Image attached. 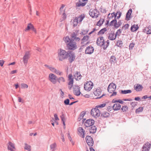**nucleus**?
Masks as SVG:
<instances>
[{
    "label": "nucleus",
    "instance_id": "f257e3e1",
    "mask_svg": "<svg viewBox=\"0 0 151 151\" xmlns=\"http://www.w3.org/2000/svg\"><path fill=\"white\" fill-rule=\"evenodd\" d=\"M63 40L66 43L67 47L68 49L74 50L77 48L76 43L73 41V40L70 39L69 37L66 36L63 38Z\"/></svg>",
    "mask_w": 151,
    "mask_h": 151
},
{
    "label": "nucleus",
    "instance_id": "f03ea898",
    "mask_svg": "<svg viewBox=\"0 0 151 151\" xmlns=\"http://www.w3.org/2000/svg\"><path fill=\"white\" fill-rule=\"evenodd\" d=\"M67 52L65 51L60 49L58 51V57L60 61H62L63 60L66 58Z\"/></svg>",
    "mask_w": 151,
    "mask_h": 151
},
{
    "label": "nucleus",
    "instance_id": "7ed1b4c3",
    "mask_svg": "<svg viewBox=\"0 0 151 151\" xmlns=\"http://www.w3.org/2000/svg\"><path fill=\"white\" fill-rule=\"evenodd\" d=\"M91 115L95 118L99 117L100 114L99 110L96 107L91 109Z\"/></svg>",
    "mask_w": 151,
    "mask_h": 151
},
{
    "label": "nucleus",
    "instance_id": "20e7f679",
    "mask_svg": "<svg viewBox=\"0 0 151 151\" xmlns=\"http://www.w3.org/2000/svg\"><path fill=\"white\" fill-rule=\"evenodd\" d=\"M89 13L90 16L92 18H97L99 15V12L96 9H91Z\"/></svg>",
    "mask_w": 151,
    "mask_h": 151
},
{
    "label": "nucleus",
    "instance_id": "39448f33",
    "mask_svg": "<svg viewBox=\"0 0 151 151\" xmlns=\"http://www.w3.org/2000/svg\"><path fill=\"white\" fill-rule=\"evenodd\" d=\"M66 58H68V59L70 63L72 62L75 59V54L73 52L68 51L67 52Z\"/></svg>",
    "mask_w": 151,
    "mask_h": 151
},
{
    "label": "nucleus",
    "instance_id": "423d86ee",
    "mask_svg": "<svg viewBox=\"0 0 151 151\" xmlns=\"http://www.w3.org/2000/svg\"><path fill=\"white\" fill-rule=\"evenodd\" d=\"M93 86V83L91 81H89L84 84V89L87 91H89L91 89Z\"/></svg>",
    "mask_w": 151,
    "mask_h": 151
},
{
    "label": "nucleus",
    "instance_id": "0eeeda50",
    "mask_svg": "<svg viewBox=\"0 0 151 151\" xmlns=\"http://www.w3.org/2000/svg\"><path fill=\"white\" fill-rule=\"evenodd\" d=\"M96 44L98 46L101 47L104 46L105 44V41L104 37L103 36L99 37L97 38Z\"/></svg>",
    "mask_w": 151,
    "mask_h": 151
},
{
    "label": "nucleus",
    "instance_id": "6e6552de",
    "mask_svg": "<svg viewBox=\"0 0 151 151\" xmlns=\"http://www.w3.org/2000/svg\"><path fill=\"white\" fill-rule=\"evenodd\" d=\"M116 85L114 83H110L108 86L107 90L110 93H112L114 91H115L116 89Z\"/></svg>",
    "mask_w": 151,
    "mask_h": 151
},
{
    "label": "nucleus",
    "instance_id": "1a4fd4ad",
    "mask_svg": "<svg viewBox=\"0 0 151 151\" xmlns=\"http://www.w3.org/2000/svg\"><path fill=\"white\" fill-rule=\"evenodd\" d=\"M49 79L53 84H55L57 82V77L53 73H50L49 75Z\"/></svg>",
    "mask_w": 151,
    "mask_h": 151
},
{
    "label": "nucleus",
    "instance_id": "9d476101",
    "mask_svg": "<svg viewBox=\"0 0 151 151\" xmlns=\"http://www.w3.org/2000/svg\"><path fill=\"white\" fill-rule=\"evenodd\" d=\"M94 123V120L91 119H89L86 121L84 124L86 127H90L93 125Z\"/></svg>",
    "mask_w": 151,
    "mask_h": 151
},
{
    "label": "nucleus",
    "instance_id": "9b49d317",
    "mask_svg": "<svg viewBox=\"0 0 151 151\" xmlns=\"http://www.w3.org/2000/svg\"><path fill=\"white\" fill-rule=\"evenodd\" d=\"M86 142L88 145L90 146H92L93 144V141L92 138L91 136H87L86 138Z\"/></svg>",
    "mask_w": 151,
    "mask_h": 151
},
{
    "label": "nucleus",
    "instance_id": "f8f14e48",
    "mask_svg": "<svg viewBox=\"0 0 151 151\" xmlns=\"http://www.w3.org/2000/svg\"><path fill=\"white\" fill-rule=\"evenodd\" d=\"M151 148V144L147 142L144 144L142 147V151H149Z\"/></svg>",
    "mask_w": 151,
    "mask_h": 151
},
{
    "label": "nucleus",
    "instance_id": "ddd939ff",
    "mask_svg": "<svg viewBox=\"0 0 151 151\" xmlns=\"http://www.w3.org/2000/svg\"><path fill=\"white\" fill-rule=\"evenodd\" d=\"M94 50V49L93 47L90 45L86 47L85 51L86 54H91L92 53Z\"/></svg>",
    "mask_w": 151,
    "mask_h": 151
},
{
    "label": "nucleus",
    "instance_id": "4468645a",
    "mask_svg": "<svg viewBox=\"0 0 151 151\" xmlns=\"http://www.w3.org/2000/svg\"><path fill=\"white\" fill-rule=\"evenodd\" d=\"M29 52L28 51L26 52L23 58V62L25 65H26L27 63L28 60L29 58Z\"/></svg>",
    "mask_w": 151,
    "mask_h": 151
},
{
    "label": "nucleus",
    "instance_id": "2eb2a0df",
    "mask_svg": "<svg viewBox=\"0 0 151 151\" xmlns=\"http://www.w3.org/2000/svg\"><path fill=\"white\" fill-rule=\"evenodd\" d=\"M77 130L79 136L83 138H84L85 134V131L81 127L78 128Z\"/></svg>",
    "mask_w": 151,
    "mask_h": 151
},
{
    "label": "nucleus",
    "instance_id": "dca6fc26",
    "mask_svg": "<svg viewBox=\"0 0 151 151\" xmlns=\"http://www.w3.org/2000/svg\"><path fill=\"white\" fill-rule=\"evenodd\" d=\"M73 91L74 94L77 96L80 95L81 94V92L79 87L78 86H75L73 87Z\"/></svg>",
    "mask_w": 151,
    "mask_h": 151
},
{
    "label": "nucleus",
    "instance_id": "f3484780",
    "mask_svg": "<svg viewBox=\"0 0 151 151\" xmlns=\"http://www.w3.org/2000/svg\"><path fill=\"white\" fill-rule=\"evenodd\" d=\"M8 149V150L11 151H15V146L14 144L10 142H9L7 145Z\"/></svg>",
    "mask_w": 151,
    "mask_h": 151
},
{
    "label": "nucleus",
    "instance_id": "a211bd4d",
    "mask_svg": "<svg viewBox=\"0 0 151 151\" xmlns=\"http://www.w3.org/2000/svg\"><path fill=\"white\" fill-rule=\"evenodd\" d=\"M108 39L111 40H115L116 37L114 34V32L111 31L108 34Z\"/></svg>",
    "mask_w": 151,
    "mask_h": 151
},
{
    "label": "nucleus",
    "instance_id": "6ab92c4d",
    "mask_svg": "<svg viewBox=\"0 0 151 151\" xmlns=\"http://www.w3.org/2000/svg\"><path fill=\"white\" fill-rule=\"evenodd\" d=\"M74 78L77 81L80 80L82 76L79 72H76L74 74Z\"/></svg>",
    "mask_w": 151,
    "mask_h": 151
},
{
    "label": "nucleus",
    "instance_id": "aec40b11",
    "mask_svg": "<svg viewBox=\"0 0 151 151\" xmlns=\"http://www.w3.org/2000/svg\"><path fill=\"white\" fill-rule=\"evenodd\" d=\"M83 1L82 0H79L78 2L76 4V6L78 7L84 6L86 3L85 2H83Z\"/></svg>",
    "mask_w": 151,
    "mask_h": 151
},
{
    "label": "nucleus",
    "instance_id": "412c9836",
    "mask_svg": "<svg viewBox=\"0 0 151 151\" xmlns=\"http://www.w3.org/2000/svg\"><path fill=\"white\" fill-rule=\"evenodd\" d=\"M132 11L131 9H129L127 12L126 15V19L127 21L129 20L131 18V15Z\"/></svg>",
    "mask_w": 151,
    "mask_h": 151
},
{
    "label": "nucleus",
    "instance_id": "4be33fe9",
    "mask_svg": "<svg viewBox=\"0 0 151 151\" xmlns=\"http://www.w3.org/2000/svg\"><path fill=\"white\" fill-rule=\"evenodd\" d=\"M134 88L137 91H139L142 90L143 87L141 85L138 84L134 86Z\"/></svg>",
    "mask_w": 151,
    "mask_h": 151
},
{
    "label": "nucleus",
    "instance_id": "5701e85b",
    "mask_svg": "<svg viewBox=\"0 0 151 151\" xmlns=\"http://www.w3.org/2000/svg\"><path fill=\"white\" fill-rule=\"evenodd\" d=\"M143 31L148 34H151V26L145 27L143 29Z\"/></svg>",
    "mask_w": 151,
    "mask_h": 151
},
{
    "label": "nucleus",
    "instance_id": "b1692460",
    "mask_svg": "<svg viewBox=\"0 0 151 151\" xmlns=\"http://www.w3.org/2000/svg\"><path fill=\"white\" fill-rule=\"evenodd\" d=\"M112 107L114 110L117 111L120 109L121 106L119 104H115Z\"/></svg>",
    "mask_w": 151,
    "mask_h": 151
},
{
    "label": "nucleus",
    "instance_id": "393cba45",
    "mask_svg": "<svg viewBox=\"0 0 151 151\" xmlns=\"http://www.w3.org/2000/svg\"><path fill=\"white\" fill-rule=\"evenodd\" d=\"M96 127L95 126L92 125L89 127V132L90 133H94L96 131Z\"/></svg>",
    "mask_w": 151,
    "mask_h": 151
},
{
    "label": "nucleus",
    "instance_id": "a878e982",
    "mask_svg": "<svg viewBox=\"0 0 151 151\" xmlns=\"http://www.w3.org/2000/svg\"><path fill=\"white\" fill-rule=\"evenodd\" d=\"M101 90L100 88H97L96 91L94 92V94L97 96H100L101 93Z\"/></svg>",
    "mask_w": 151,
    "mask_h": 151
},
{
    "label": "nucleus",
    "instance_id": "bb28decb",
    "mask_svg": "<svg viewBox=\"0 0 151 151\" xmlns=\"http://www.w3.org/2000/svg\"><path fill=\"white\" fill-rule=\"evenodd\" d=\"M109 61L111 64H114L116 62L117 60L116 58L114 56H112L111 57L109 60Z\"/></svg>",
    "mask_w": 151,
    "mask_h": 151
},
{
    "label": "nucleus",
    "instance_id": "cd10ccee",
    "mask_svg": "<svg viewBox=\"0 0 151 151\" xmlns=\"http://www.w3.org/2000/svg\"><path fill=\"white\" fill-rule=\"evenodd\" d=\"M139 28L137 25L134 24L131 27V30L133 32L136 31Z\"/></svg>",
    "mask_w": 151,
    "mask_h": 151
},
{
    "label": "nucleus",
    "instance_id": "c85d7f7f",
    "mask_svg": "<svg viewBox=\"0 0 151 151\" xmlns=\"http://www.w3.org/2000/svg\"><path fill=\"white\" fill-rule=\"evenodd\" d=\"M57 80L58 82L60 84H62L65 81V79L63 77H59L58 78Z\"/></svg>",
    "mask_w": 151,
    "mask_h": 151
},
{
    "label": "nucleus",
    "instance_id": "c756f323",
    "mask_svg": "<svg viewBox=\"0 0 151 151\" xmlns=\"http://www.w3.org/2000/svg\"><path fill=\"white\" fill-rule=\"evenodd\" d=\"M56 147V144L55 143H54L50 145V148L51 151H55V148Z\"/></svg>",
    "mask_w": 151,
    "mask_h": 151
},
{
    "label": "nucleus",
    "instance_id": "7c9ffc66",
    "mask_svg": "<svg viewBox=\"0 0 151 151\" xmlns=\"http://www.w3.org/2000/svg\"><path fill=\"white\" fill-rule=\"evenodd\" d=\"M85 17L84 14L81 15L78 17H76V18H77L78 21H79V22H81L84 19Z\"/></svg>",
    "mask_w": 151,
    "mask_h": 151
},
{
    "label": "nucleus",
    "instance_id": "2f4dec72",
    "mask_svg": "<svg viewBox=\"0 0 151 151\" xmlns=\"http://www.w3.org/2000/svg\"><path fill=\"white\" fill-rule=\"evenodd\" d=\"M132 92V91L131 90H121V93L122 94H127L130 93Z\"/></svg>",
    "mask_w": 151,
    "mask_h": 151
},
{
    "label": "nucleus",
    "instance_id": "473e14b6",
    "mask_svg": "<svg viewBox=\"0 0 151 151\" xmlns=\"http://www.w3.org/2000/svg\"><path fill=\"white\" fill-rule=\"evenodd\" d=\"M109 116V114L106 111L103 112L101 114V116L103 117L107 118Z\"/></svg>",
    "mask_w": 151,
    "mask_h": 151
},
{
    "label": "nucleus",
    "instance_id": "72a5a7b5",
    "mask_svg": "<svg viewBox=\"0 0 151 151\" xmlns=\"http://www.w3.org/2000/svg\"><path fill=\"white\" fill-rule=\"evenodd\" d=\"M107 29L106 28H104L101 29L98 32V35H103L104 33L106 31Z\"/></svg>",
    "mask_w": 151,
    "mask_h": 151
},
{
    "label": "nucleus",
    "instance_id": "f704fd0d",
    "mask_svg": "<svg viewBox=\"0 0 151 151\" xmlns=\"http://www.w3.org/2000/svg\"><path fill=\"white\" fill-rule=\"evenodd\" d=\"M109 45V40H107L106 42H105V44L104 46L103 47L104 50H106L108 47Z\"/></svg>",
    "mask_w": 151,
    "mask_h": 151
},
{
    "label": "nucleus",
    "instance_id": "c9c22d12",
    "mask_svg": "<svg viewBox=\"0 0 151 151\" xmlns=\"http://www.w3.org/2000/svg\"><path fill=\"white\" fill-rule=\"evenodd\" d=\"M104 20L103 19L101 18L100 20L97 22V25L100 26L103 24Z\"/></svg>",
    "mask_w": 151,
    "mask_h": 151
},
{
    "label": "nucleus",
    "instance_id": "e433bc0d",
    "mask_svg": "<svg viewBox=\"0 0 151 151\" xmlns=\"http://www.w3.org/2000/svg\"><path fill=\"white\" fill-rule=\"evenodd\" d=\"M122 23V20H119L117 22H116V24H115V28H117L120 26H121Z\"/></svg>",
    "mask_w": 151,
    "mask_h": 151
},
{
    "label": "nucleus",
    "instance_id": "4c0bfd02",
    "mask_svg": "<svg viewBox=\"0 0 151 151\" xmlns=\"http://www.w3.org/2000/svg\"><path fill=\"white\" fill-rule=\"evenodd\" d=\"M123 43L122 41L118 40L116 42V45L117 47H121L123 45Z\"/></svg>",
    "mask_w": 151,
    "mask_h": 151
},
{
    "label": "nucleus",
    "instance_id": "58836bf2",
    "mask_svg": "<svg viewBox=\"0 0 151 151\" xmlns=\"http://www.w3.org/2000/svg\"><path fill=\"white\" fill-rule=\"evenodd\" d=\"M116 19H115L111 21L109 23L110 26H112L114 25L115 27V24H116Z\"/></svg>",
    "mask_w": 151,
    "mask_h": 151
},
{
    "label": "nucleus",
    "instance_id": "ea45409f",
    "mask_svg": "<svg viewBox=\"0 0 151 151\" xmlns=\"http://www.w3.org/2000/svg\"><path fill=\"white\" fill-rule=\"evenodd\" d=\"M24 149L28 151H30L31 150V147L30 145H29L28 144L25 143V144Z\"/></svg>",
    "mask_w": 151,
    "mask_h": 151
},
{
    "label": "nucleus",
    "instance_id": "a19ab883",
    "mask_svg": "<svg viewBox=\"0 0 151 151\" xmlns=\"http://www.w3.org/2000/svg\"><path fill=\"white\" fill-rule=\"evenodd\" d=\"M106 105V104L105 103H104L102 104H100L99 105H98L96 106V107L98 109L99 108H102L105 106Z\"/></svg>",
    "mask_w": 151,
    "mask_h": 151
},
{
    "label": "nucleus",
    "instance_id": "79ce46f5",
    "mask_svg": "<svg viewBox=\"0 0 151 151\" xmlns=\"http://www.w3.org/2000/svg\"><path fill=\"white\" fill-rule=\"evenodd\" d=\"M73 80H69L68 83V85L69 86H68V88L69 89H71L72 88L73 83Z\"/></svg>",
    "mask_w": 151,
    "mask_h": 151
},
{
    "label": "nucleus",
    "instance_id": "37998d69",
    "mask_svg": "<svg viewBox=\"0 0 151 151\" xmlns=\"http://www.w3.org/2000/svg\"><path fill=\"white\" fill-rule=\"evenodd\" d=\"M78 21L77 20V18L76 17L74 19L73 22V24L74 27L76 26L77 25L78 23Z\"/></svg>",
    "mask_w": 151,
    "mask_h": 151
},
{
    "label": "nucleus",
    "instance_id": "c03bdc74",
    "mask_svg": "<svg viewBox=\"0 0 151 151\" xmlns=\"http://www.w3.org/2000/svg\"><path fill=\"white\" fill-rule=\"evenodd\" d=\"M54 73L56 74L57 75L59 76H62L63 75V73L62 72L56 69Z\"/></svg>",
    "mask_w": 151,
    "mask_h": 151
},
{
    "label": "nucleus",
    "instance_id": "a18cd8bd",
    "mask_svg": "<svg viewBox=\"0 0 151 151\" xmlns=\"http://www.w3.org/2000/svg\"><path fill=\"white\" fill-rule=\"evenodd\" d=\"M89 37V36L88 35L85 36L83 37L81 40L83 42H86L88 40Z\"/></svg>",
    "mask_w": 151,
    "mask_h": 151
},
{
    "label": "nucleus",
    "instance_id": "49530a36",
    "mask_svg": "<svg viewBox=\"0 0 151 151\" xmlns=\"http://www.w3.org/2000/svg\"><path fill=\"white\" fill-rule=\"evenodd\" d=\"M89 31V30L88 29H87L85 30H83L81 32L80 34L85 35Z\"/></svg>",
    "mask_w": 151,
    "mask_h": 151
},
{
    "label": "nucleus",
    "instance_id": "de8ad7c7",
    "mask_svg": "<svg viewBox=\"0 0 151 151\" xmlns=\"http://www.w3.org/2000/svg\"><path fill=\"white\" fill-rule=\"evenodd\" d=\"M128 109V107L126 106H124L122 107L121 110L123 112H125L127 111Z\"/></svg>",
    "mask_w": 151,
    "mask_h": 151
},
{
    "label": "nucleus",
    "instance_id": "09e8293b",
    "mask_svg": "<svg viewBox=\"0 0 151 151\" xmlns=\"http://www.w3.org/2000/svg\"><path fill=\"white\" fill-rule=\"evenodd\" d=\"M143 109V108L142 107H140L137 109H136V113H139V112H142Z\"/></svg>",
    "mask_w": 151,
    "mask_h": 151
},
{
    "label": "nucleus",
    "instance_id": "8fccbe9b",
    "mask_svg": "<svg viewBox=\"0 0 151 151\" xmlns=\"http://www.w3.org/2000/svg\"><path fill=\"white\" fill-rule=\"evenodd\" d=\"M33 25L31 23H29L27 26V28L25 29V31H27L28 30H29L30 29H31V27Z\"/></svg>",
    "mask_w": 151,
    "mask_h": 151
},
{
    "label": "nucleus",
    "instance_id": "3c124183",
    "mask_svg": "<svg viewBox=\"0 0 151 151\" xmlns=\"http://www.w3.org/2000/svg\"><path fill=\"white\" fill-rule=\"evenodd\" d=\"M116 19H119L122 13L120 11H118L116 13Z\"/></svg>",
    "mask_w": 151,
    "mask_h": 151
},
{
    "label": "nucleus",
    "instance_id": "603ef678",
    "mask_svg": "<svg viewBox=\"0 0 151 151\" xmlns=\"http://www.w3.org/2000/svg\"><path fill=\"white\" fill-rule=\"evenodd\" d=\"M85 114L84 113L82 112L81 113L79 117L78 118V120L79 121H80L81 119H82Z\"/></svg>",
    "mask_w": 151,
    "mask_h": 151
},
{
    "label": "nucleus",
    "instance_id": "864d4df0",
    "mask_svg": "<svg viewBox=\"0 0 151 151\" xmlns=\"http://www.w3.org/2000/svg\"><path fill=\"white\" fill-rule=\"evenodd\" d=\"M122 29L121 30L120 29H119L117 30L116 34H115V35H116V37H117V36H120V34L122 32Z\"/></svg>",
    "mask_w": 151,
    "mask_h": 151
},
{
    "label": "nucleus",
    "instance_id": "5fc2aeb1",
    "mask_svg": "<svg viewBox=\"0 0 151 151\" xmlns=\"http://www.w3.org/2000/svg\"><path fill=\"white\" fill-rule=\"evenodd\" d=\"M129 26V25L128 24H125L122 28V30L123 29H124V30H125L127 29Z\"/></svg>",
    "mask_w": 151,
    "mask_h": 151
},
{
    "label": "nucleus",
    "instance_id": "6e6d98bb",
    "mask_svg": "<svg viewBox=\"0 0 151 151\" xmlns=\"http://www.w3.org/2000/svg\"><path fill=\"white\" fill-rule=\"evenodd\" d=\"M52 72L54 73L55 70L56 68H55L53 67H52L51 66H50L49 67V68H48Z\"/></svg>",
    "mask_w": 151,
    "mask_h": 151
},
{
    "label": "nucleus",
    "instance_id": "4d7b16f0",
    "mask_svg": "<svg viewBox=\"0 0 151 151\" xmlns=\"http://www.w3.org/2000/svg\"><path fill=\"white\" fill-rule=\"evenodd\" d=\"M52 72L54 73L55 70L56 68H55L53 67H52L51 66H50L49 67V68H48Z\"/></svg>",
    "mask_w": 151,
    "mask_h": 151
},
{
    "label": "nucleus",
    "instance_id": "13d9d810",
    "mask_svg": "<svg viewBox=\"0 0 151 151\" xmlns=\"http://www.w3.org/2000/svg\"><path fill=\"white\" fill-rule=\"evenodd\" d=\"M52 72L54 73L55 70L56 68H55L53 67H52L51 66H50L49 67V68H48Z\"/></svg>",
    "mask_w": 151,
    "mask_h": 151
},
{
    "label": "nucleus",
    "instance_id": "bf43d9fd",
    "mask_svg": "<svg viewBox=\"0 0 151 151\" xmlns=\"http://www.w3.org/2000/svg\"><path fill=\"white\" fill-rule=\"evenodd\" d=\"M52 72L54 73L55 70L56 68H55L53 67H52L51 66H50L49 67V68H48Z\"/></svg>",
    "mask_w": 151,
    "mask_h": 151
},
{
    "label": "nucleus",
    "instance_id": "052dcab7",
    "mask_svg": "<svg viewBox=\"0 0 151 151\" xmlns=\"http://www.w3.org/2000/svg\"><path fill=\"white\" fill-rule=\"evenodd\" d=\"M60 118L62 122L65 121V116L64 114H62L60 116Z\"/></svg>",
    "mask_w": 151,
    "mask_h": 151
},
{
    "label": "nucleus",
    "instance_id": "680f3d73",
    "mask_svg": "<svg viewBox=\"0 0 151 151\" xmlns=\"http://www.w3.org/2000/svg\"><path fill=\"white\" fill-rule=\"evenodd\" d=\"M22 88H27L28 87V85L26 84H22L21 85Z\"/></svg>",
    "mask_w": 151,
    "mask_h": 151
},
{
    "label": "nucleus",
    "instance_id": "e2e57ef3",
    "mask_svg": "<svg viewBox=\"0 0 151 151\" xmlns=\"http://www.w3.org/2000/svg\"><path fill=\"white\" fill-rule=\"evenodd\" d=\"M134 44L133 43H131L129 45V49L130 50H132L133 49V47H134Z\"/></svg>",
    "mask_w": 151,
    "mask_h": 151
},
{
    "label": "nucleus",
    "instance_id": "0e129e2a",
    "mask_svg": "<svg viewBox=\"0 0 151 151\" xmlns=\"http://www.w3.org/2000/svg\"><path fill=\"white\" fill-rule=\"evenodd\" d=\"M64 103L65 105H69V100L68 99L65 100L64 101Z\"/></svg>",
    "mask_w": 151,
    "mask_h": 151
},
{
    "label": "nucleus",
    "instance_id": "69168bd1",
    "mask_svg": "<svg viewBox=\"0 0 151 151\" xmlns=\"http://www.w3.org/2000/svg\"><path fill=\"white\" fill-rule=\"evenodd\" d=\"M111 17L112 18H113L114 17V19H116V13L115 12H113L111 14Z\"/></svg>",
    "mask_w": 151,
    "mask_h": 151
},
{
    "label": "nucleus",
    "instance_id": "338daca9",
    "mask_svg": "<svg viewBox=\"0 0 151 151\" xmlns=\"http://www.w3.org/2000/svg\"><path fill=\"white\" fill-rule=\"evenodd\" d=\"M68 78L69 80H73L72 75L71 74H69L68 75Z\"/></svg>",
    "mask_w": 151,
    "mask_h": 151
},
{
    "label": "nucleus",
    "instance_id": "774afa93",
    "mask_svg": "<svg viewBox=\"0 0 151 151\" xmlns=\"http://www.w3.org/2000/svg\"><path fill=\"white\" fill-rule=\"evenodd\" d=\"M130 104L133 107H134L135 106H136V104L134 102H131L130 103Z\"/></svg>",
    "mask_w": 151,
    "mask_h": 151
}]
</instances>
